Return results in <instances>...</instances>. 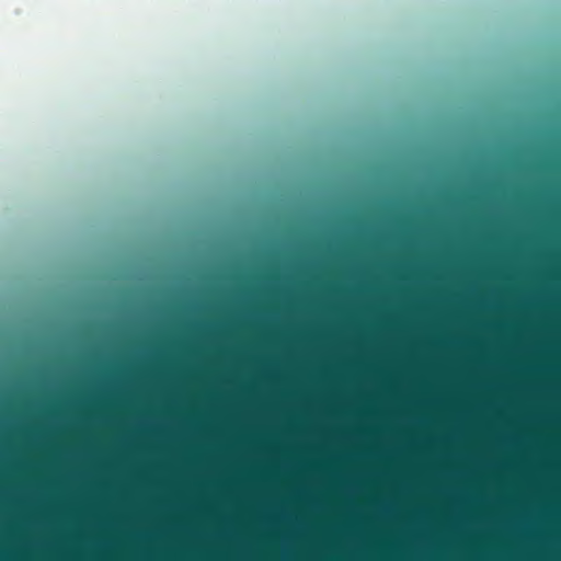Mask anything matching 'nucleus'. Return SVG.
<instances>
[{
  "instance_id": "obj_2",
  "label": "nucleus",
  "mask_w": 561,
  "mask_h": 561,
  "mask_svg": "<svg viewBox=\"0 0 561 561\" xmlns=\"http://www.w3.org/2000/svg\"><path fill=\"white\" fill-rule=\"evenodd\" d=\"M145 451V445L142 444V453ZM145 484V466L142 465V485ZM145 512V501L142 500V513ZM142 541L145 540V528L142 527ZM145 560V548L142 547V561Z\"/></svg>"
},
{
  "instance_id": "obj_3",
  "label": "nucleus",
  "mask_w": 561,
  "mask_h": 561,
  "mask_svg": "<svg viewBox=\"0 0 561 561\" xmlns=\"http://www.w3.org/2000/svg\"><path fill=\"white\" fill-rule=\"evenodd\" d=\"M141 334H145V331H141ZM145 415V404L142 403V416ZM142 434H145V426L142 425Z\"/></svg>"
},
{
  "instance_id": "obj_1",
  "label": "nucleus",
  "mask_w": 561,
  "mask_h": 561,
  "mask_svg": "<svg viewBox=\"0 0 561 561\" xmlns=\"http://www.w3.org/2000/svg\"><path fill=\"white\" fill-rule=\"evenodd\" d=\"M130 561H140V409H130Z\"/></svg>"
}]
</instances>
